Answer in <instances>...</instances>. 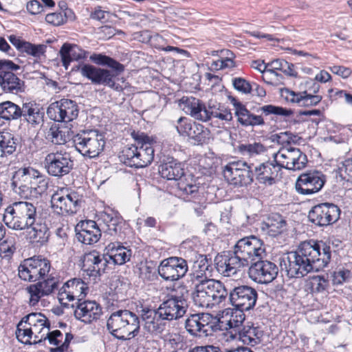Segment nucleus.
<instances>
[{"instance_id": "e433bc0d", "label": "nucleus", "mask_w": 352, "mask_h": 352, "mask_svg": "<svg viewBox=\"0 0 352 352\" xmlns=\"http://www.w3.org/2000/svg\"><path fill=\"white\" fill-rule=\"evenodd\" d=\"M47 179H40L38 182L31 183V184L16 186L12 189L21 198L28 199L41 195L47 190Z\"/></svg>"}, {"instance_id": "393cba45", "label": "nucleus", "mask_w": 352, "mask_h": 352, "mask_svg": "<svg viewBox=\"0 0 352 352\" xmlns=\"http://www.w3.org/2000/svg\"><path fill=\"white\" fill-rule=\"evenodd\" d=\"M131 138L140 146L138 160L141 163L138 164V168H144L151 164L154 159V148L153 144L155 141L152 137L144 132L133 130L131 133Z\"/></svg>"}, {"instance_id": "a18cd8bd", "label": "nucleus", "mask_w": 352, "mask_h": 352, "mask_svg": "<svg viewBox=\"0 0 352 352\" xmlns=\"http://www.w3.org/2000/svg\"><path fill=\"white\" fill-rule=\"evenodd\" d=\"M18 139L9 132H0V146L1 157L12 155L16 148Z\"/></svg>"}, {"instance_id": "6e6552de", "label": "nucleus", "mask_w": 352, "mask_h": 352, "mask_svg": "<svg viewBox=\"0 0 352 352\" xmlns=\"http://www.w3.org/2000/svg\"><path fill=\"white\" fill-rule=\"evenodd\" d=\"M76 70H78L80 74L89 80L93 85L107 86L109 88L116 91H122V87L116 82V78L119 76L124 69H106L96 67L91 64H82L76 67Z\"/></svg>"}, {"instance_id": "0e129e2a", "label": "nucleus", "mask_w": 352, "mask_h": 352, "mask_svg": "<svg viewBox=\"0 0 352 352\" xmlns=\"http://www.w3.org/2000/svg\"><path fill=\"white\" fill-rule=\"evenodd\" d=\"M46 332L43 333L41 336V338L38 340L33 341L34 344L41 343L43 341L48 340L50 344L59 346L60 341L57 340V337H60L61 339L63 338V335L59 330H54L50 331L47 329L45 330Z\"/></svg>"}, {"instance_id": "3c124183", "label": "nucleus", "mask_w": 352, "mask_h": 352, "mask_svg": "<svg viewBox=\"0 0 352 352\" xmlns=\"http://www.w3.org/2000/svg\"><path fill=\"white\" fill-rule=\"evenodd\" d=\"M33 332L34 330L30 326L24 324V322H22L21 320L16 326L15 334L19 342L24 344L32 345L34 344L30 339L32 337Z\"/></svg>"}, {"instance_id": "c756f323", "label": "nucleus", "mask_w": 352, "mask_h": 352, "mask_svg": "<svg viewBox=\"0 0 352 352\" xmlns=\"http://www.w3.org/2000/svg\"><path fill=\"white\" fill-rule=\"evenodd\" d=\"M281 170L277 162L267 161L253 166L254 177L261 184L272 186L276 183L278 173Z\"/></svg>"}, {"instance_id": "9d476101", "label": "nucleus", "mask_w": 352, "mask_h": 352, "mask_svg": "<svg viewBox=\"0 0 352 352\" xmlns=\"http://www.w3.org/2000/svg\"><path fill=\"white\" fill-rule=\"evenodd\" d=\"M223 175L230 185L248 186L254 182L253 164L248 165L241 161L230 162L224 166Z\"/></svg>"}, {"instance_id": "9b49d317", "label": "nucleus", "mask_w": 352, "mask_h": 352, "mask_svg": "<svg viewBox=\"0 0 352 352\" xmlns=\"http://www.w3.org/2000/svg\"><path fill=\"white\" fill-rule=\"evenodd\" d=\"M44 167L50 176L62 178L74 169V160L66 151H57L46 155L44 159Z\"/></svg>"}, {"instance_id": "c03bdc74", "label": "nucleus", "mask_w": 352, "mask_h": 352, "mask_svg": "<svg viewBox=\"0 0 352 352\" xmlns=\"http://www.w3.org/2000/svg\"><path fill=\"white\" fill-rule=\"evenodd\" d=\"M268 65L271 67L267 70L268 73L276 76L277 78L280 76L281 78H283V76L281 74L276 72L277 70H280L290 76H297V73L294 71V65L292 63H289L283 59L274 60L268 63Z\"/></svg>"}, {"instance_id": "7c9ffc66", "label": "nucleus", "mask_w": 352, "mask_h": 352, "mask_svg": "<svg viewBox=\"0 0 352 352\" xmlns=\"http://www.w3.org/2000/svg\"><path fill=\"white\" fill-rule=\"evenodd\" d=\"M100 219L107 226L104 233L117 237V239H123L124 238L123 228L126 225L123 218L119 214L112 210L110 212H102L100 214Z\"/></svg>"}, {"instance_id": "de8ad7c7", "label": "nucleus", "mask_w": 352, "mask_h": 352, "mask_svg": "<svg viewBox=\"0 0 352 352\" xmlns=\"http://www.w3.org/2000/svg\"><path fill=\"white\" fill-rule=\"evenodd\" d=\"M24 324H27L31 327L36 329L38 327H42V329H47L50 330V322L47 318L41 312L30 313L21 320Z\"/></svg>"}, {"instance_id": "412c9836", "label": "nucleus", "mask_w": 352, "mask_h": 352, "mask_svg": "<svg viewBox=\"0 0 352 352\" xmlns=\"http://www.w3.org/2000/svg\"><path fill=\"white\" fill-rule=\"evenodd\" d=\"M82 196L76 191H72L65 195L54 193L51 199L54 211L58 214H76L81 208Z\"/></svg>"}, {"instance_id": "052dcab7", "label": "nucleus", "mask_w": 352, "mask_h": 352, "mask_svg": "<svg viewBox=\"0 0 352 352\" xmlns=\"http://www.w3.org/2000/svg\"><path fill=\"white\" fill-rule=\"evenodd\" d=\"M26 290L30 296L29 299V305L30 306L36 305L43 296H45L43 291H42L41 284L38 282L28 286Z\"/></svg>"}, {"instance_id": "4d7b16f0", "label": "nucleus", "mask_w": 352, "mask_h": 352, "mask_svg": "<svg viewBox=\"0 0 352 352\" xmlns=\"http://www.w3.org/2000/svg\"><path fill=\"white\" fill-rule=\"evenodd\" d=\"M217 105H211L209 104L210 113L209 120L212 117L219 118L221 120L230 121L232 119V115L230 110L225 108L223 106H221L219 104Z\"/></svg>"}, {"instance_id": "20e7f679", "label": "nucleus", "mask_w": 352, "mask_h": 352, "mask_svg": "<svg viewBox=\"0 0 352 352\" xmlns=\"http://www.w3.org/2000/svg\"><path fill=\"white\" fill-rule=\"evenodd\" d=\"M159 173L167 180L179 181L177 192L184 199L190 201L199 196V188L192 178L182 179L184 176V168L182 162L170 156H165L159 166Z\"/></svg>"}, {"instance_id": "b1692460", "label": "nucleus", "mask_w": 352, "mask_h": 352, "mask_svg": "<svg viewBox=\"0 0 352 352\" xmlns=\"http://www.w3.org/2000/svg\"><path fill=\"white\" fill-rule=\"evenodd\" d=\"M159 307L168 316L169 320H177L182 318L186 313L188 303L184 294H168Z\"/></svg>"}, {"instance_id": "49530a36", "label": "nucleus", "mask_w": 352, "mask_h": 352, "mask_svg": "<svg viewBox=\"0 0 352 352\" xmlns=\"http://www.w3.org/2000/svg\"><path fill=\"white\" fill-rule=\"evenodd\" d=\"M239 338L243 343L255 346L260 343L262 336V331H259L257 327L252 325L244 326L242 329L239 330Z\"/></svg>"}, {"instance_id": "338daca9", "label": "nucleus", "mask_w": 352, "mask_h": 352, "mask_svg": "<svg viewBox=\"0 0 352 352\" xmlns=\"http://www.w3.org/2000/svg\"><path fill=\"white\" fill-rule=\"evenodd\" d=\"M38 283L41 284L42 291H43L44 295L45 296H48L54 292L55 289H58L59 284L58 280L52 276Z\"/></svg>"}, {"instance_id": "13d9d810", "label": "nucleus", "mask_w": 352, "mask_h": 352, "mask_svg": "<svg viewBox=\"0 0 352 352\" xmlns=\"http://www.w3.org/2000/svg\"><path fill=\"white\" fill-rule=\"evenodd\" d=\"M239 152L243 155L254 156L265 151V146L261 143L241 144L238 146Z\"/></svg>"}, {"instance_id": "f704fd0d", "label": "nucleus", "mask_w": 352, "mask_h": 352, "mask_svg": "<svg viewBox=\"0 0 352 352\" xmlns=\"http://www.w3.org/2000/svg\"><path fill=\"white\" fill-rule=\"evenodd\" d=\"M21 111V120L27 122L33 127L38 126L43 122V109L34 101L23 102Z\"/></svg>"}, {"instance_id": "58836bf2", "label": "nucleus", "mask_w": 352, "mask_h": 352, "mask_svg": "<svg viewBox=\"0 0 352 352\" xmlns=\"http://www.w3.org/2000/svg\"><path fill=\"white\" fill-rule=\"evenodd\" d=\"M286 93L285 99L290 102L296 103L299 107H308L316 106L322 99V96L308 94L307 91L296 93L286 89Z\"/></svg>"}, {"instance_id": "2eb2a0df", "label": "nucleus", "mask_w": 352, "mask_h": 352, "mask_svg": "<svg viewBox=\"0 0 352 352\" xmlns=\"http://www.w3.org/2000/svg\"><path fill=\"white\" fill-rule=\"evenodd\" d=\"M78 105L74 100L63 98L52 102L47 109L50 119L58 122H69L78 118Z\"/></svg>"}, {"instance_id": "aec40b11", "label": "nucleus", "mask_w": 352, "mask_h": 352, "mask_svg": "<svg viewBox=\"0 0 352 352\" xmlns=\"http://www.w3.org/2000/svg\"><path fill=\"white\" fill-rule=\"evenodd\" d=\"M256 259L250 264L248 270L249 277L254 282L261 284H267L272 282L277 276L278 266L267 260Z\"/></svg>"}, {"instance_id": "5701e85b", "label": "nucleus", "mask_w": 352, "mask_h": 352, "mask_svg": "<svg viewBox=\"0 0 352 352\" xmlns=\"http://www.w3.org/2000/svg\"><path fill=\"white\" fill-rule=\"evenodd\" d=\"M141 318L144 322V329L151 334H160L168 324V316L159 307L157 309L144 307L141 310Z\"/></svg>"}, {"instance_id": "423d86ee", "label": "nucleus", "mask_w": 352, "mask_h": 352, "mask_svg": "<svg viewBox=\"0 0 352 352\" xmlns=\"http://www.w3.org/2000/svg\"><path fill=\"white\" fill-rule=\"evenodd\" d=\"M229 292L223 283L210 279L206 283L195 285L192 299L195 304L201 307H212L226 301Z\"/></svg>"}, {"instance_id": "5fc2aeb1", "label": "nucleus", "mask_w": 352, "mask_h": 352, "mask_svg": "<svg viewBox=\"0 0 352 352\" xmlns=\"http://www.w3.org/2000/svg\"><path fill=\"white\" fill-rule=\"evenodd\" d=\"M244 311L237 309L235 312H232L230 320L227 321L226 325L228 327H226L225 329H233L236 333H239V330L244 327L243 325L245 317L243 313Z\"/></svg>"}, {"instance_id": "09e8293b", "label": "nucleus", "mask_w": 352, "mask_h": 352, "mask_svg": "<svg viewBox=\"0 0 352 352\" xmlns=\"http://www.w3.org/2000/svg\"><path fill=\"white\" fill-rule=\"evenodd\" d=\"M89 58L96 65L107 66L109 69H116L117 71H118L119 69H125L124 65L103 54L94 53L90 56Z\"/></svg>"}, {"instance_id": "37998d69", "label": "nucleus", "mask_w": 352, "mask_h": 352, "mask_svg": "<svg viewBox=\"0 0 352 352\" xmlns=\"http://www.w3.org/2000/svg\"><path fill=\"white\" fill-rule=\"evenodd\" d=\"M140 146L135 142L134 144H128L122 149L120 157L127 166L138 168V164L141 163L138 160Z\"/></svg>"}, {"instance_id": "dca6fc26", "label": "nucleus", "mask_w": 352, "mask_h": 352, "mask_svg": "<svg viewBox=\"0 0 352 352\" xmlns=\"http://www.w3.org/2000/svg\"><path fill=\"white\" fill-rule=\"evenodd\" d=\"M188 271V261L179 256L162 260L157 268L160 277L166 281H176L184 277Z\"/></svg>"}, {"instance_id": "f03ea898", "label": "nucleus", "mask_w": 352, "mask_h": 352, "mask_svg": "<svg viewBox=\"0 0 352 352\" xmlns=\"http://www.w3.org/2000/svg\"><path fill=\"white\" fill-rule=\"evenodd\" d=\"M229 100L234 108V115L236 121L243 127L263 126L265 125L263 115H270L289 117L294 113L292 109L273 104L252 107L250 109L233 96H230Z\"/></svg>"}, {"instance_id": "f3484780", "label": "nucleus", "mask_w": 352, "mask_h": 352, "mask_svg": "<svg viewBox=\"0 0 352 352\" xmlns=\"http://www.w3.org/2000/svg\"><path fill=\"white\" fill-rule=\"evenodd\" d=\"M340 209L332 203H322L312 207L309 212V220L320 227L331 225L340 219Z\"/></svg>"}, {"instance_id": "bb28decb", "label": "nucleus", "mask_w": 352, "mask_h": 352, "mask_svg": "<svg viewBox=\"0 0 352 352\" xmlns=\"http://www.w3.org/2000/svg\"><path fill=\"white\" fill-rule=\"evenodd\" d=\"M209 255L201 254L197 252L195 253V258L192 266L190 276L192 283L199 285L211 278L213 270L211 258H208Z\"/></svg>"}, {"instance_id": "0eeeda50", "label": "nucleus", "mask_w": 352, "mask_h": 352, "mask_svg": "<svg viewBox=\"0 0 352 352\" xmlns=\"http://www.w3.org/2000/svg\"><path fill=\"white\" fill-rule=\"evenodd\" d=\"M184 327L193 338H206L223 329V322L208 313L192 314L187 316Z\"/></svg>"}, {"instance_id": "4c0bfd02", "label": "nucleus", "mask_w": 352, "mask_h": 352, "mask_svg": "<svg viewBox=\"0 0 352 352\" xmlns=\"http://www.w3.org/2000/svg\"><path fill=\"white\" fill-rule=\"evenodd\" d=\"M40 179H44L40 173L30 167L19 168L12 176L11 187L21 186V185L31 184Z\"/></svg>"}, {"instance_id": "6e6d98bb", "label": "nucleus", "mask_w": 352, "mask_h": 352, "mask_svg": "<svg viewBox=\"0 0 352 352\" xmlns=\"http://www.w3.org/2000/svg\"><path fill=\"white\" fill-rule=\"evenodd\" d=\"M188 352H253L248 347H239L234 349H221L213 345L196 346L190 349Z\"/></svg>"}, {"instance_id": "1a4fd4ad", "label": "nucleus", "mask_w": 352, "mask_h": 352, "mask_svg": "<svg viewBox=\"0 0 352 352\" xmlns=\"http://www.w3.org/2000/svg\"><path fill=\"white\" fill-rule=\"evenodd\" d=\"M72 141L76 150L89 158L98 157L105 145L104 135L97 130H80Z\"/></svg>"}, {"instance_id": "2f4dec72", "label": "nucleus", "mask_w": 352, "mask_h": 352, "mask_svg": "<svg viewBox=\"0 0 352 352\" xmlns=\"http://www.w3.org/2000/svg\"><path fill=\"white\" fill-rule=\"evenodd\" d=\"M47 215L49 214L47 212L40 217L38 221H36L29 226V229H31L29 235L32 243L42 246L48 242L50 231L46 221Z\"/></svg>"}, {"instance_id": "f8f14e48", "label": "nucleus", "mask_w": 352, "mask_h": 352, "mask_svg": "<svg viewBox=\"0 0 352 352\" xmlns=\"http://www.w3.org/2000/svg\"><path fill=\"white\" fill-rule=\"evenodd\" d=\"M233 249L235 254L239 255L248 265L256 259H261V256H265L263 241L254 235L238 240Z\"/></svg>"}, {"instance_id": "603ef678", "label": "nucleus", "mask_w": 352, "mask_h": 352, "mask_svg": "<svg viewBox=\"0 0 352 352\" xmlns=\"http://www.w3.org/2000/svg\"><path fill=\"white\" fill-rule=\"evenodd\" d=\"M208 130L202 124L195 122L192 124L191 131H189L188 137L195 141V144H202L206 142L208 139Z\"/></svg>"}, {"instance_id": "69168bd1", "label": "nucleus", "mask_w": 352, "mask_h": 352, "mask_svg": "<svg viewBox=\"0 0 352 352\" xmlns=\"http://www.w3.org/2000/svg\"><path fill=\"white\" fill-rule=\"evenodd\" d=\"M19 276L25 281L35 282L32 274V267L29 263L28 258L23 260L19 266Z\"/></svg>"}, {"instance_id": "ea45409f", "label": "nucleus", "mask_w": 352, "mask_h": 352, "mask_svg": "<svg viewBox=\"0 0 352 352\" xmlns=\"http://www.w3.org/2000/svg\"><path fill=\"white\" fill-rule=\"evenodd\" d=\"M59 54L63 66L66 69L72 61L79 60L85 58L84 51L82 49L77 45L68 43H65L62 45Z\"/></svg>"}, {"instance_id": "6ab92c4d", "label": "nucleus", "mask_w": 352, "mask_h": 352, "mask_svg": "<svg viewBox=\"0 0 352 352\" xmlns=\"http://www.w3.org/2000/svg\"><path fill=\"white\" fill-rule=\"evenodd\" d=\"M89 290L87 284L79 278H72L65 282L59 289L58 299L63 307H68L69 304L65 301L79 302L82 300Z\"/></svg>"}, {"instance_id": "ddd939ff", "label": "nucleus", "mask_w": 352, "mask_h": 352, "mask_svg": "<svg viewBox=\"0 0 352 352\" xmlns=\"http://www.w3.org/2000/svg\"><path fill=\"white\" fill-rule=\"evenodd\" d=\"M19 65L10 60H3L0 67V87L5 93L18 94L25 90V82L14 73Z\"/></svg>"}, {"instance_id": "e2e57ef3", "label": "nucleus", "mask_w": 352, "mask_h": 352, "mask_svg": "<svg viewBox=\"0 0 352 352\" xmlns=\"http://www.w3.org/2000/svg\"><path fill=\"white\" fill-rule=\"evenodd\" d=\"M67 12L72 13V10L65 9L63 12H53L46 15L45 21L53 25L59 26L65 23L67 20Z\"/></svg>"}, {"instance_id": "a878e982", "label": "nucleus", "mask_w": 352, "mask_h": 352, "mask_svg": "<svg viewBox=\"0 0 352 352\" xmlns=\"http://www.w3.org/2000/svg\"><path fill=\"white\" fill-rule=\"evenodd\" d=\"M106 254H100L97 251H92L84 255L82 270L89 277L96 279L105 272L109 264Z\"/></svg>"}, {"instance_id": "a19ab883", "label": "nucleus", "mask_w": 352, "mask_h": 352, "mask_svg": "<svg viewBox=\"0 0 352 352\" xmlns=\"http://www.w3.org/2000/svg\"><path fill=\"white\" fill-rule=\"evenodd\" d=\"M28 261L32 267V274L35 282L47 276L51 267L50 261L47 258L42 256H34L28 258Z\"/></svg>"}, {"instance_id": "72a5a7b5", "label": "nucleus", "mask_w": 352, "mask_h": 352, "mask_svg": "<svg viewBox=\"0 0 352 352\" xmlns=\"http://www.w3.org/2000/svg\"><path fill=\"white\" fill-rule=\"evenodd\" d=\"M184 110L196 120L203 122L209 120L210 107L206 108L204 102L194 97H184L182 99Z\"/></svg>"}, {"instance_id": "4be33fe9", "label": "nucleus", "mask_w": 352, "mask_h": 352, "mask_svg": "<svg viewBox=\"0 0 352 352\" xmlns=\"http://www.w3.org/2000/svg\"><path fill=\"white\" fill-rule=\"evenodd\" d=\"M325 182V175L322 172L309 170L299 175L296 182V190L301 195H312L319 192Z\"/></svg>"}, {"instance_id": "a211bd4d", "label": "nucleus", "mask_w": 352, "mask_h": 352, "mask_svg": "<svg viewBox=\"0 0 352 352\" xmlns=\"http://www.w3.org/2000/svg\"><path fill=\"white\" fill-rule=\"evenodd\" d=\"M257 299L258 292L249 285H239L229 292V301L239 310H251L255 307Z\"/></svg>"}, {"instance_id": "4468645a", "label": "nucleus", "mask_w": 352, "mask_h": 352, "mask_svg": "<svg viewBox=\"0 0 352 352\" xmlns=\"http://www.w3.org/2000/svg\"><path fill=\"white\" fill-rule=\"evenodd\" d=\"M274 162H277L280 168L299 170L304 168L308 162L307 155L299 148L283 147L274 154Z\"/></svg>"}, {"instance_id": "8fccbe9b", "label": "nucleus", "mask_w": 352, "mask_h": 352, "mask_svg": "<svg viewBox=\"0 0 352 352\" xmlns=\"http://www.w3.org/2000/svg\"><path fill=\"white\" fill-rule=\"evenodd\" d=\"M225 254H226L227 262L230 266L228 268V276L236 274L241 267L249 266L246 265L244 260L239 255L235 254L234 249L232 251H225Z\"/></svg>"}, {"instance_id": "79ce46f5", "label": "nucleus", "mask_w": 352, "mask_h": 352, "mask_svg": "<svg viewBox=\"0 0 352 352\" xmlns=\"http://www.w3.org/2000/svg\"><path fill=\"white\" fill-rule=\"evenodd\" d=\"M21 105L7 100L0 103V119L6 121L21 120Z\"/></svg>"}, {"instance_id": "473e14b6", "label": "nucleus", "mask_w": 352, "mask_h": 352, "mask_svg": "<svg viewBox=\"0 0 352 352\" xmlns=\"http://www.w3.org/2000/svg\"><path fill=\"white\" fill-rule=\"evenodd\" d=\"M105 254L109 263L113 265H123L130 261L132 250L129 247L124 246L120 241H114L108 244Z\"/></svg>"}, {"instance_id": "f257e3e1", "label": "nucleus", "mask_w": 352, "mask_h": 352, "mask_svg": "<svg viewBox=\"0 0 352 352\" xmlns=\"http://www.w3.org/2000/svg\"><path fill=\"white\" fill-rule=\"evenodd\" d=\"M331 247L323 241L302 242L298 249L280 259L281 271L289 278H302L311 272H318L329 263Z\"/></svg>"}, {"instance_id": "cd10ccee", "label": "nucleus", "mask_w": 352, "mask_h": 352, "mask_svg": "<svg viewBox=\"0 0 352 352\" xmlns=\"http://www.w3.org/2000/svg\"><path fill=\"white\" fill-rule=\"evenodd\" d=\"M76 307L74 310L75 318L84 322L91 324L98 320L102 314V309L100 304L94 300H80L72 305Z\"/></svg>"}, {"instance_id": "39448f33", "label": "nucleus", "mask_w": 352, "mask_h": 352, "mask_svg": "<svg viewBox=\"0 0 352 352\" xmlns=\"http://www.w3.org/2000/svg\"><path fill=\"white\" fill-rule=\"evenodd\" d=\"M47 212L37 211V207L29 201H15L6 209L3 221L6 226L15 230H28L29 226Z\"/></svg>"}, {"instance_id": "774afa93", "label": "nucleus", "mask_w": 352, "mask_h": 352, "mask_svg": "<svg viewBox=\"0 0 352 352\" xmlns=\"http://www.w3.org/2000/svg\"><path fill=\"white\" fill-rule=\"evenodd\" d=\"M232 81L234 88L238 91L244 94L251 93L252 84L248 80L241 77H236Z\"/></svg>"}, {"instance_id": "864d4df0", "label": "nucleus", "mask_w": 352, "mask_h": 352, "mask_svg": "<svg viewBox=\"0 0 352 352\" xmlns=\"http://www.w3.org/2000/svg\"><path fill=\"white\" fill-rule=\"evenodd\" d=\"M157 271L153 262L141 263L138 267V275L144 281H153L157 278Z\"/></svg>"}, {"instance_id": "680f3d73", "label": "nucleus", "mask_w": 352, "mask_h": 352, "mask_svg": "<svg viewBox=\"0 0 352 352\" xmlns=\"http://www.w3.org/2000/svg\"><path fill=\"white\" fill-rule=\"evenodd\" d=\"M298 140H300V138L297 135H294L288 131L272 135L273 142H276L279 144L285 146V147H288L287 146H289L292 143H297Z\"/></svg>"}, {"instance_id": "c85d7f7f", "label": "nucleus", "mask_w": 352, "mask_h": 352, "mask_svg": "<svg viewBox=\"0 0 352 352\" xmlns=\"http://www.w3.org/2000/svg\"><path fill=\"white\" fill-rule=\"evenodd\" d=\"M75 232L78 241L85 245L97 243L102 236L100 228L92 220L80 221L75 227Z\"/></svg>"}, {"instance_id": "7ed1b4c3", "label": "nucleus", "mask_w": 352, "mask_h": 352, "mask_svg": "<svg viewBox=\"0 0 352 352\" xmlns=\"http://www.w3.org/2000/svg\"><path fill=\"white\" fill-rule=\"evenodd\" d=\"M107 309L111 315L107 320V327L113 336L120 340H126L138 335L140 319L135 313L126 309H118L113 302L108 305Z\"/></svg>"}, {"instance_id": "bf43d9fd", "label": "nucleus", "mask_w": 352, "mask_h": 352, "mask_svg": "<svg viewBox=\"0 0 352 352\" xmlns=\"http://www.w3.org/2000/svg\"><path fill=\"white\" fill-rule=\"evenodd\" d=\"M47 46L43 44L35 45L25 41L20 52L26 53L35 58H40L46 51Z\"/></svg>"}, {"instance_id": "c9c22d12", "label": "nucleus", "mask_w": 352, "mask_h": 352, "mask_svg": "<svg viewBox=\"0 0 352 352\" xmlns=\"http://www.w3.org/2000/svg\"><path fill=\"white\" fill-rule=\"evenodd\" d=\"M287 223L278 213H272L261 223V230L266 234L275 237L286 230Z\"/></svg>"}]
</instances>
